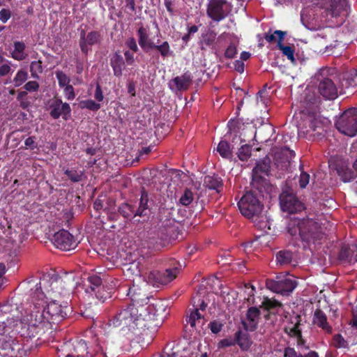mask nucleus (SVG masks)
<instances>
[{
    "label": "nucleus",
    "mask_w": 357,
    "mask_h": 357,
    "mask_svg": "<svg viewBox=\"0 0 357 357\" xmlns=\"http://www.w3.org/2000/svg\"><path fill=\"white\" fill-rule=\"evenodd\" d=\"M31 296V305L26 310V315L17 321L15 325V331L21 333L22 336L35 337L43 329L45 322L50 324H59L71 311L67 303L61 305L52 301L47 303L40 283L36 284V289Z\"/></svg>",
    "instance_id": "obj_1"
},
{
    "label": "nucleus",
    "mask_w": 357,
    "mask_h": 357,
    "mask_svg": "<svg viewBox=\"0 0 357 357\" xmlns=\"http://www.w3.org/2000/svg\"><path fill=\"white\" fill-rule=\"evenodd\" d=\"M286 229L291 236L290 241L294 246H299V243H302L303 248H306L311 243H321L324 237L318 223L309 218H291Z\"/></svg>",
    "instance_id": "obj_2"
},
{
    "label": "nucleus",
    "mask_w": 357,
    "mask_h": 357,
    "mask_svg": "<svg viewBox=\"0 0 357 357\" xmlns=\"http://www.w3.org/2000/svg\"><path fill=\"white\" fill-rule=\"evenodd\" d=\"M110 325L121 331L135 333L137 330L155 329L159 322L155 321V315L141 316L139 310L133 306L121 307L109 320Z\"/></svg>",
    "instance_id": "obj_3"
},
{
    "label": "nucleus",
    "mask_w": 357,
    "mask_h": 357,
    "mask_svg": "<svg viewBox=\"0 0 357 357\" xmlns=\"http://www.w3.org/2000/svg\"><path fill=\"white\" fill-rule=\"evenodd\" d=\"M137 35L139 45L145 53L151 55V52L155 51L151 57L153 60V63H155V61L158 63L160 56L163 59L174 56V51L171 49L169 43L167 40L160 41V40H158L155 43H153L149 38L147 29L142 25L138 28Z\"/></svg>",
    "instance_id": "obj_4"
},
{
    "label": "nucleus",
    "mask_w": 357,
    "mask_h": 357,
    "mask_svg": "<svg viewBox=\"0 0 357 357\" xmlns=\"http://www.w3.org/2000/svg\"><path fill=\"white\" fill-rule=\"evenodd\" d=\"M148 284L142 285L133 284L127 291V295L129 296L131 303L129 306H133L139 310L141 316L148 317V315H155V321L158 322V317L160 314L158 310L155 309V305H148L151 296L148 292Z\"/></svg>",
    "instance_id": "obj_5"
},
{
    "label": "nucleus",
    "mask_w": 357,
    "mask_h": 357,
    "mask_svg": "<svg viewBox=\"0 0 357 357\" xmlns=\"http://www.w3.org/2000/svg\"><path fill=\"white\" fill-rule=\"evenodd\" d=\"M13 319H7V322H0V349L3 352L2 356L7 357H22V345L15 341L13 333L15 331V324L12 325L14 321Z\"/></svg>",
    "instance_id": "obj_6"
},
{
    "label": "nucleus",
    "mask_w": 357,
    "mask_h": 357,
    "mask_svg": "<svg viewBox=\"0 0 357 357\" xmlns=\"http://www.w3.org/2000/svg\"><path fill=\"white\" fill-rule=\"evenodd\" d=\"M241 213L247 218L257 217L261 213L263 204L258 194L254 191L246 192L238 202Z\"/></svg>",
    "instance_id": "obj_7"
},
{
    "label": "nucleus",
    "mask_w": 357,
    "mask_h": 357,
    "mask_svg": "<svg viewBox=\"0 0 357 357\" xmlns=\"http://www.w3.org/2000/svg\"><path fill=\"white\" fill-rule=\"evenodd\" d=\"M324 129L322 122L315 116H310L303 120V123L298 128L299 137L308 140H314L316 137L324 136Z\"/></svg>",
    "instance_id": "obj_8"
},
{
    "label": "nucleus",
    "mask_w": 357,
    "mask_h": 357,
    "mask_svg": "<svg viewBox=\"0 0 357 357\" xmlns=\"http://www.w3.org/2000/svg\"><path fill=\"white\" fill-rule=\"evenodd\" d=\"M279 202L281 210L289 214L298 213L306 208L305 204L291 189L282 190L279 197Z\"/></svg>",
    "instance_id": "obj_9"
},
{
    "label": "nucleus",
    "mask_w": 357,
    "mask_h": 357,
    "mask_svg": "<svg viewBox=\"0 0 357 357\" xmlns=\"http://www.w3.org/2000/svg\"><path fill=\"white\" fill-rule=\"evenodd\" d=\"M337 129L349 137L357 134V108L344 111L335 123Z\"/></svg>",
    "instance_id": "obj_10"
},
{
    "label": "nucleus",
    "mask_w": 357,
    "mask_h": 357,
    "mask_svg": "<svg viewBox=\"0 0 357 357\" xmlns=\"http://www.w3.org/2000/svg\"><path fill=\"white\" fill-rule=\"evenodd\" d=\"M349 7V0H331L328 6L324 8L322 15L328 21L339 19L337 23L342 24L348 15Z\"/></svg>",
    "instance_id": "obj_11"
},
{
    "label": "nucleus",
    "mask_w": 357,
    "mask_h": 357,
    "mask_svg": "<svg viewBox=\"0 0 357 357\" xmlns=\"http://www.w3.org/2000/svg\"><path fill=\"white\" fill-rule=\"evenodd\" d=\"M267 289L282 295H289L297 286V282L289 276L278 275L275 279H267Z\"/></svg>",
    "instance_id": "obj_12"
},
{
    "label": "nucleus",
    "mask_w": 357,
    "mask_h": 357,
    "mask_svg": "<svg viewBox=\"0 0 357 357\" xmlns=\"http://www.w3.org/2000/svg\"><path fill=\"white\" fill-rule=\"evenodd\" d=\"M230 11L231 5L226 0H211L206 8L208 17L217 22L226 18Z\"/></svg>",
    "instance_id": "obj_13"
},
{
    "label": "nucleus",
    "mask_w": 357,
    "mask_h": 357,
    "mask_svg": "<svg viewBox=\"0 0 357 357\" xmlns=\"http://www.w3.org/2000/svg\"><path fill=\"white\" fill-rule=\"evenodd\" d=\"M180 272L178 266L166 268L165 271L153 270L148 275L149 282L153 286L165 285L174 280Z\"/></svg>",
    "instance_id": "obj_14"
},
{
    "label": "nucleus",
    "mask_w": 357,
    "mask_h": 357,
    "mask_svg": "<svg viewBox=\"0 0 357 357\" xmlns=\"http://www.w3.org/2000/svg\"><path fill=\"white\" fill-rule=\"evenodd\" d=\"M51 241L57 249L64 251L75 249L77 245L74 236L63 229L54 233Z\"/></svg>",
    "instance_id": "obj_15"
},
{
    "label": "nucleus",
    "mask_w": 357,
    "mask_h": 357,
    "mask_svg": "<svg viewBox=\"0 0 357 357\" xmlns=\"http://www.w3.org/2000/svg\"><path fill=\"white\" fill-rule=\"evenodd\" d=\"M325 70L321 72L317 77L319 80L318 91L321 96L327 100H334L337 97V89L336 84L331 77H324Z\"/></svg>",
    "instance_id": "obj_16"
},
{
    "label": "nucleus",
    "mask_w": 357,
    "mask_h": 357,
    "mask_svg": "<svg viewBox=\"0 0 357 357\" xmlns=\"http://www.w3.org/2000/svg\"><path fill=\"white\" fill-rule=\"evenodd\" d=\"M165 246V243L159 239L155 234H149L146 238L142 240L140 247V254L143 257L151 255L153 252L160 250Z\"/></svg>",
    "instance_id": "obj_17"
},
{
    "label": "nucleus",
    "mask_w": 357,
    "mask_h": 357,
    "mask_svg": "<svg viewBox=\"0 0 357 357\" xmlns=\"http://www.w3.org/2000/svg\"><path fill=\"white\" fill-rule=\"evenodd\" d=\"M100 41L101 33L100 31H91L86 33L84 29L81 30L79 45L84 54L87 55L91 50L90 47L99 44Z\"/></svg>",
    "instance_id": "obj_18"
},
{
    "label": "nucleus",
    "mask_w": 357,
    "mask_h": 357,
    "mask_svg": "<svg viewBox=\"0 0 357 357\" xmlns=\"http://www.w3.org/2000/svg\"><path fill=\"white\" fill-rule=\"evenodd\" d=\"M50 115L54 119H58L61 116L65 121L70 116L71 108L68 103L63 102L61 99L56 98L50 104Z\"/></svg>",
    "instance_id": "obj_19"
},
{
    "label": "nucleus",
    "mask_w": 357,
    "mask_h": 357,
    "mask_svg": "<svg viewBox=\"0 0 357 357\" xmlns=\"http://www.w3.org/2000/svg\"><path fill=\"white\" fill-rule=\"evenodd\" d=\"M150 199L148 192L142 188L139 199V206L136 209L135 215H139L142 220V222L147 221L149 219L151 211L150 208Z\"/></svg>",
    "instance_id": "obj_20"
},
{
    "label": "nucleus",
    "mask_w": 357,
    "mask_h": 357,
    "mask_svg": "<svg viewBox=\"0 0 357 357\" xmlns=\"http://www.w3.org/2000/svg\"><path fill=\"white\" fill-rule=\"evenodd\" d=\"M260 314L259 308L257 307H249L246 312L245 320L242 321L244 329L247 331H255L257 328Z\"/></svg>",
    "instance_id": "obj_21"
},
{
    "label": "nucleus",
    "mask_w": 357,
    "mask_h": 357,
    "mask_svg": "<svg viewBox=\"0 0 357 357\" xmlns=\"http://www.w3.org/2000/svg\"><path fill=\"white\" fill-rule=\"evenodd\" d=\"M312 324L321 328L325 334L331 335L333 333V327L329 324L326 314L320 308L315 310L312 317Z\"/></svg>",
    "instance_id": "obj_22"
},
{
    "label": "nucleus",
    "mask_w": 357,
    "mask_h": 357,
    "mask_svg": "<svg viewBox=\"0 0 357 357\" xmlns=\"http://www.w3.org/2000/svg\"><path fill=\"white\" fill-rule=\"evenodd\" d=\"M282 307V304L280 301L268 297H264L259 305V308L267 312L264 314L266 320L270 319L271 314H276Z\"/></svg>",
    "instance_id": "obj_23"
},
{
    "label": "nucleus",
    "mask_w": 357,
    "mask_h": 357,
    "mask_svg": "<svg viewBox=\"0 0 357 357\" xmlns=\"http://www.w3.org/2000/svg\"><path fill=\"white\" fill-rule=\"evenodd\" d=\"M109 63L114 75L116 77H121L123 75V70L126 67V62L119 50L111 55Z\"/></svg>",
    "instance_id": "obj_24"
},
{
    "label": "nucleus",
    "mask_w": 357,
    "mask_h": 357,
    "mask_svg": "<svg viewBox=\"0 0 357 357\" xmlns=\"http://www.w3.org/2000/svg\"><path fill=\"white\" fill-rule=\"evenodd\" d=\"M75 350L76 352V357H96L99 354L102 356V357H107L106 354L104 352L101 347L98 348L94 355L91 354L88 351V347L86 342L82 340L79 341ZM66 357H75V356L72 354H68Z\"/></svg>",
    "instance_id": "obj_25"
},
{
    "label": "nucleus",
    "mask_w": 357,
    "mask_h": 357,
    "mask_svg": "<svg viewBox=\"0 0 357 357\" xmlns=\"http://www.w3.org/2000/svg\"><path fill=\"white\" fill-rule=\"evenodd\" d=\"M217 38V33L211 29H206L202 32L199 39V46L202 50H206L208 48H213Z\"/></svg>",
    "instance_id": "obj_26"
},
{
    "label": "nucleus",
    "mask_w": 357,
    "mask_h": 357,
    "mask_svg": "<svg viewBox=\"0 0 357 357\" xmlns=\"http://www.w3.org/2000/svg\"><path fill=\"white\" fill-rule=\"evenodd\" d=\"M275 33L278 36V48L282 51L283 55L286 56L289 61L294 63V47L289 45H284L282 43L284 36L286 35L287 33L285 31H282L280 30H276Z\"/></svg>",
    "instance_id": "obj_27"
},
{
    "label": "nucleus",
    "mask_w": 357,
    "mask_h": 357,
    "mask_svg": "<svg viewBox=\"0 0 357 357\" xmlns=\"http://www.w3.org/2000/svg\"><path fill=\"white\" fill-rule=\"evenodd\" d=\"M192 82V76L188 71L184 73L181 76H176L170 81V84L173 83L177 91H186L188 89Z\"/></svg>",
    "instance_id": "obj_28"
},
{
    "label": "nucleus",
    "mask_w": 357,
    "mask_h": 357,
    "mask_svg": "<svg viewBox=\"0 0 357 357\" xmlns=\"http://www.w3.org/2000/svg\"><path fill=\"white\" fill-rule=\"evenodd\" d=\"M271 169V160L265 158L258 161L252 169V176L255 179L262 178L263 175H268Z\"/></svg>",
    "instance_id": "obj_29"
},
{
    "label": "nucleus",
    "mask_w": 357,
    "mask_h": 357,
    "mask_svg": "<svg viewBox=\"0 0 357 357\" xmlns=\"http://www.w3.org/2000/svg\"><path fill=\"white\" fill-rule=\"evenodd\" d=\"M301 317L297 314L291 319L290 323L288 326H286L284 328V333L288 335L290 337H296L297 336L302 334V331L300 328L301 325Z\"/></svg>",
    "instance_id": "obj_30"
},
{
    "label": "nucleus",
    "mask_w": 357,
    "mask_h": 357,
    "mask_svg": "<svg viewBox=\"0 0 357 357\" xmlns=\"http://www.w3.org/2000/svg\"><path fill=\"white\" fill-rule=\"evenodd\" d=\"M340 83L343 88H354L357 86V70L351 69L342 73Z\"/></svg>",
    "instance_id": "obj_31"
},
{
    "label": "nucleus",
    "mask_w": 357,
    "mask_h": 357,
    "mask_svg": "<svg viewBox=\"0 0 357 357\" xmlns=\"http://www.w3.org/2000/svg\"><path fill=\"white\" fill-rule=\"evenodd\" d=\"M204 185L211 190L220 192L223 188L222 179L218 175H207L204 177Z\"/></svg>",
    "instance_id": "obj_32"
},
{
    "label": "nucleus",
    "mask_w": 357,
    "mask_h": 357,
    "mask_svg": "<svg viewBox=\"0 0 357 357\" xmlns=\"http://www.w3.org/2000/svg\"><path fill=\"white\" fill-rule=\"evenodd\" d=\"M234 336L236 344H238L242 351H248L252 345V340L247 333H243L241 330L237 331Z\"/></svg>",
    "instance_id": "obj_33"
},
{
    "label": "nucleus",
    "mask_w": 357,
    "mask_h": 357,
    "mask_svg": "<svg viewBox=\"0 0 357 357\" xmlns=\"http://www.w3.org/2000/svg\"><path fill=\"white\" fill-rule=\"evenodd\" d=\"M86 286V292L93 295V293L100 288H102V279L97 275H90L87 278Z\"/></svg>",
    "instance_id": "obj_34"
},
{
    "label": "nucleus",
    "mask_w": 357,
    "mask_h": 357,
    "mask_svg": "<svg viewBox=\"0 0 357 357\" xmlns=\"http://www.w3.org/2000/svg\"><path fill=\"white\" fill-rule=\"evenodd\" d=\"M14 49L10 52L11 57L18 61L24 60L27 54L25 52L26 45L22 41H15L13 44Z\"/></svg>",
    "instance_id": "obj_35"
},
{
    "label": "nucleus",
    "mask_w": 357,
    "mask_h": 357,
    "mask_svg": "<svg viewBox=\"0 0 357 357\" xmlns=\"http://www.w3.org/2000/svg\"><path fill=\"white\" fill-rule=\"evenodd\" d=\"M294 254L291 251L282 250L277 252L275 260L278 265L284 266L290 264L293 259Z\"/></svg>",
    "instance_id": "obj_36"
},
{
    "label": "nucleus",
    "mask_w": 357,
    "mask_h": 357,
    "mask_svg": "<svg viewBox=\"0 0 357 357\" xmlns=\"http://www.w3.org/2000/svg\"><path fill=\"white\" fill-rule=\"evenodd\" d=\"M355 250L351 249L349 245H343L339 252L338 259L341 261L352 263L354 262Z\"/></svg>",
    "instance_id": "obj_37"
},
{
    "label": "nucleus",
    "mask_w": 357,
    "mask_h": 357,
    "mask_svg": "<svg viewBox=\"0 0 357 357\" xmlns=\"http://www.w3.org/2000/svg\"><path fill=\"white\" fill-rule=\"evenodd\" d=\"M119 213L126 219H135L139 215H135L136 209L132 205L128 203L121 204L118 208Z\"/></svg>",
    "instance_id": "obj_38"
},
{
    "label": "nucleus",
    "mask_w": 357,
    "mask_h": 357,
    "mask_svg": "<svg viewBox=\"0 0 357 357\" xmlns=\"http://www.w3.org/2000/svg\"><path fill=\"white\" fill-rule=\"evenodd\" d=\"M217 151L224 158L231 159L233 156L230 144L226 140H221L218 146Z\"/></svg>",
    "instance_id": "obj_39"
},
{
    "label": "nucleus",
    "mask_w": 357,
    "mask_h": 357,
    "mask_svg": "<svg viewBox=\"0 0 357 357\" xmlns=\"http://www.w3.org/2000/svg\"><path fill=\"white\" fill-rule=\"evenodd\" d=\"M64 174L73 183L82 181L84 178V171H78L75 169H68L64 171Z\"/></svg>",
    "instance_id": "obj_40"
},
{
    "label": "nucleus",
    "mask_w": 357,
    "mask_h": 357,
    "mask_svg": "<svg viewBox=\"0 0 357 357\" xmlns=\"http://www.w3.org/2000/svg\"><path fill=\"white\" fill-rule=\"evenodd\" d=\"M98 305H92L89 303L87 306H85L82 312V314L86 319H94L98 313Z\"/></svg>",
    "instance_id": "obj_41"
},
{
    "label": "nucleus",
    "mask_w": 357,
    "mask_h": 357,
    "mask_svg": "<svg viewBox=\"0 0 357 357\" xmlns=\"http://www.w3.org/2000/svg\"><path fill=\"white\" fill-rule=\"evenodd\" d=\"M332 345L336 349H349V344L341 334L333 335L331 341Z\"/></svg>",
    "instance_id": "obj_42"
},
{
    "label": "nucleus",
    "mask_w": 357,
    "mask_h": 357,
    "mask_svg": "<svg viewBox=\"0 0 357 357\" xmlns=\"http://www.w3.org/2000/svg\"><path fill=\"white\" fill-rule=\"evenodd\" d=\"M30 72L33 78L39 79L38 74L43 72L42 61L40 60L32 61L30 64Z\"/></svg>",
    "instance_id": "obj_43"
},
{
    "label": "nucleus",
    "mask_w": 357,
    "mask_h": 357,
    "mask_svg": "<svg viewBox=\"0 0 357 357\" xmlns=\"http://www.w3.org/2000/svg\"><path fill=\"white\" fill-rule=\"evenodd\" d=\"M251 146L248 144H243L237 153L239 160L247 161L251 155Z\"/></svg>",
    "instance_id": "obj_44"
},
{
    "label": "nucleus",
    "mask_w": 357,
    "mask_h": 357,
    "mask_svg": "<svg viewBox=\"0 0 357 357\" xmlns=\"http://www.w3.org/2000/svg\"><path fill=\"white\" fill-rule=\"evenodd\" d=\"M337 172L344 182L350 181L354 178L353 172L347 167H339Z\"/></svg>",
    "instance_id": "obj_45"
},
{
    "label": "nucleus",
    "mask_w": 357,
    "mask_h": 357,
    "mask_svg": "<svg viewBox=\"0 0 357 357\" xmlns=\"http://www.w3.org/2000/svg\"><path fill=\"white\" fill-rule=\"evenodd\" d=\"M111 294L112 289L109 291V289L107 290L104 285H102V288L98 289L93 293L96 298L101 302H105V300L111 297Z\"/></svg>",
    "instance_id": "obj_46"
},
{
    "label": "nucleus",
    "mask_w": 357,
    "mask_h": 357,
    "mask_svg": "<svg viewBox=\"0 0 357 357\" xmlns=\"http://www.w3.org/2000/svg\"><path fill=\"white\" fill-rule=\"evenodd\" d=\"M28 73L24 70H19L13 79L15 86H20L26 82Z\"/></svg>",
    "instance_id": "obj_47"
},
{
    "label": "nucleus",
    "mask_w": 357,
    "mask_h": 357,
    "mask_svg": "<svg viewBox=\"0 0 357 357\" xmlns=\"http://www.w3.org/2000/svg\"><path fill=\"white\" fill-rule=\"evenodd\" d=\"M55 75L60 87L64 88L69 85L70 79L63 71L57 70L56 71Z\"/></svg>",
    "instance_id": "obj_48"
},
{
    "label": "nucleus",
    "mask_w": 357,
    "mask_h": 357,
    "mask_svg": "<svg viewBox=\"0 0 357 357\" xmlns=\"http://www.w3.org/2000/svg\"><path fill=\"white\" fill-rule=\"evenodd\" d=\"M194 199L193 193L189 189H185L179 199V202L183 206L190 205Z\"/></svg>",
    "instance_id": "obj_49"
},
{
    "label": "nucleus",
    "mask_w": 357,
    "mask_h": 357,
    "mask_svg": "<svg viewBox=\"0 0 357 357\" xmlns=\"http://www.w3.org/2000/svg\"><path fill=\"white\" fill-rule=\"evenodd\" d=\"M80 107L88 109L91 111L96 112L100 108V105L93 100H86L80 102Z\"/></svg>",
    "instance_id": "obj_50"
},
{
    "label": "nucleus",
    "mask_w": 357,
    "mask_h": 357,
    "mask_svg": "<svg viewBox=\"0 0 357 357\" xmlns=\"http://www.w3.org/2000/svg\"><path fill=\"white\" fill-rule=\"evenodd\" d=\"M204 317L199 313V309L195 308L192 312H191L190 314L186 319V321L191 326V327H195L196 325V321L203 319Z\"/></svg>",
    "instance_id": "obj_51"
},
{
    "label": "nucleus",
    "mask_w": 357,
    "mask_h": 357,
    "mask_svg": "<svg viewBox=\"0 0 357 357\" xmlns=\"http://www.w3.org/2000/svg\"><path fill=\"white\" fill-rule=\"evenodd\" d=\"M126 46L129 49L128 50L132 52H137L139 47L137 41L134 37H129L125 42Z\"/></svg>",
    "instance_id": "obj_52"
},
{
    "label": "nucleus",
    "mask_w": 357,
    "mask_h": 357,
    "mask_svg": "<svg viewBox=\"0 0 357 357\" xmlns=\"http://www.w3.org/2000/svg\"><path fill=\"white\" fill-rule=\"evenodd\" d=\"M237 54V49L234 43H231L225 52V57L227 59H233Z\"/></svg>",
    "instance_id": "obj_53"
},
{
    "label": "nucleus",
    "mask_w": 357,
    "mask_h": 357,
    "mask_svg": "<svg viewBox=\"0 0 357 357\" xmlns=\"http://www.w3.org/2000/svg\"><path fill=\"white\" fill-rule=\"evenodd\" d=\"M236 344V337L232 338H225L221 340L218 342V348H225L231 346H234Z\"/></svg>",
    "instance_id": "obj_54"
},
{
    "label": "nucleus",
    "mask_w": 357,
    "mask_h": 357,
    "mask_svg": "<svg viewBox=\"0 0 357 357\" xmlns=\"http://www.w3.org/2000/svg\"><path fill=\"white\" fill-rule=\"evenodd\" d=\"M63 91H64L66 98L68 100H72L75 98L74 88L72 85L69 84V85L65 86Z\"/></svg>",
    "instance_id": "obj_55"
},
{
    "label": "nucleus",
    "mask_w": 357,
    "mask_h": 357,
    "mask_svg": "<svg viewBox=\"0 0 357 357\" xmlns=\"http://www.w3.org/2000/svg\"><path fill=\"white\" fill-rule=\"evenodd\" d=\"M133 53L134 52H132V51H130V50L124 51V53H123L124 56H125L124 60H125L126 64H127L128 66H132V65H134V63L135 62Z\"/></svg>",
    "instance_id": "obj_56"
},
{
    "label": "nucleus",
    "mask_w": 357,
    "mask_h": 357,
    "mask_svg": "<svg viewBox=\"0 0 357 357\" xmlns=\"http://www.w3.org/2000/svg\"><path fill=\"white\" fill-rule=\"evenodd\" d=\"M39 86V84L36 81H29L24 84V89L27 91L32 92L37 91Z\"/></svg>",
    "instance_id": "obj_57"
},
{
    "label": "nucleus",
    "mask_w": 357,
    "mask_h": 357,
    "mask_svg": "<svg viewBox=\"0 0 357 357\" xmlns=\"http://www.w3.org/2000/svg\"><path fill=\"white\" fill-rule=\"evenodd\" d=\"M310 175L304 172H302L299 178V185L301 188H305L309 183Z\"/></svg>",
    "instance_id": "obj_58"
},
{
    "label": "nucleus",
    "mask_w": 357,
    "mask_h": 357,
    "mask_svg": "<svg viewBox=\"0 0 357 357\" xmlns=\"http://www.w3.org/2000/svg\"><path fill=\"white\" fill-rule=\"evenodd\" d=\"M223 324L217 321L209 323L208 327L213 333H218L222 328Z\"/></svg>",
    "instance_id": "obj_59"
},
{
    "label": "nucleus",
    "mask_w": 357,
    "mask_h": 357,
    "mask_svg": "<svg viewBox=\"0 0 357 357\" xmlns=\"http://www.w3.org/2000/svg\"><path fill=\"white\" fill-rule=\"evenodd\" d=\"M284 357H302V354H298L294 348L288 347L284 350Z\"/></svg>",
    "instance_id": "obj_60"
},
{
    "label": "nucleus",
    "mask_w": 357,
    "mask_h": 357,
    "mask_svg": "<svg viewBox=\"0 0 357 357\" xmlns=\"http://www.w3.org/2000/svg\"><path fill=\"white\" fill-rule=\"evenodd\" d=\"M281 153L283 155H285L286 160L289 162H290V160L295 156V152L287 146H284L281 149Z\"/></svg>",
    "instance_id": "obj_61"
},
{
    "label": "nucleus",
    "mask_w": 357,
    "mask_h": 357,
    "mask_svg": "<svg viewBox=\"0 0 357 357\" xmlns=\"http://www.w3.org/2000/svg\"><path fill=\"white\" fill-rule=\"evenodd\" d=\"M11 17V12L8 9L2 8L0 10V21L3 23H6Z\"/></svg>",
    "instance_id": "obj_62"
},
{
    "label": "nucleus",
    "mask_w": 357,
    "mask_h": 357,
    "mask_svg": "<svg viewBox=\"0 0 357 357\" xmlns=\"http://www.w3.org/2000/svg\"><path fill=\"white\" fill-rule=\"evenodd\" d=\"M36 137L31 136L26 138L24 141V144L26 148L30 149L31 150H33L37 148V143L35 142Z\"/></svg>",
    "instance_id": "obj_63"
},
{
    "label": "nucleus",
    "mask_w": 357,
    "mask_h": 357,
    "mask_svg": "<svg viewBox=\"0 0 357 357\" xmlns=\"http://www.w3.org/2000/svg\"><path fill=\"white\" fill-rule=\"evenodd\" d=\"M6 272V266L4 263L0 262V289L2 288L3 284L6 281L4 276Z\"/></svg>",
    "instance_id": "obj_64"
}]
</instances>
